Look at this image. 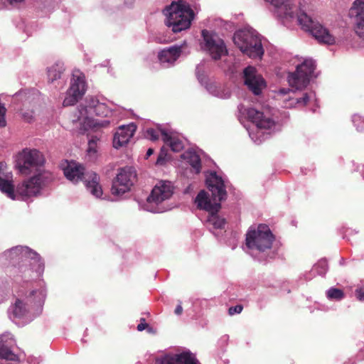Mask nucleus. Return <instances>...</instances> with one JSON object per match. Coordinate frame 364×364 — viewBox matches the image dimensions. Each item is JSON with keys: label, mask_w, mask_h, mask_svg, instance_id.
<instances>
[{"label": "nucleus", "mask_w": 364, "mask_h": 364, "mask_svg": "<svg viewBox=\"0 0 364 364\" xmlns=\"http://www.w3.org/2000/svg\"><path fill=\"white\" fill-rule=\"evenodd\" d=\"M264 1L274 7L275 15L285 26L289 27L291 23L296 22L303 30L309 32L319 43L328 45L335 43V38L329 31L306 13L299 9L293 0Z\"/></svg>", "instance_id": "1"}, {"label": "nucleus", "mask_w": 364, "mask_h": 364, "mask_svg": "<svg viewBox=\"0 0 364 364\" xmlns=\"http://www.w3.org/2000/svg\"><path fill=\"white\" fill-rule=\"evenodd\" d=\"M43 154L36 149H23L19 155L16 167L20 173L28 175L33 171L38 172L34 176L18 185L16 194L23 200L37 196L53 179L49 172L41 171L40 168L44 164Z\"/></svg>", "instance_id": "2"}, {"label": "nucleus", "mask_w": 364, "mask_h": 364, "mask_svg": "<svg viewBox=\"0 0 364 364\" xmlns=\"http://www.w3.org/2000/svg\"><path fill=\"white\" fill-rule=\"evenodd\" d=\"M315 68L316 64L312 59H306L296 66L294 72L289 73L287 80L292 89L282 87L277 91V94L283 97L292 94L284 100V107H304L316 100L315 92L307 87L314 76Z\"/></svg>", "instance_id": "3"}, {"label": "nucleus", "mask_w": 364, "mask_h": 364, "mask_svg": "<svg viewBox=\"0 0 364 364\" xmlns=\"http://www.w3.org/2000/svg\"><path fill=\"white\" fill-rule=\"evenodd\" d=\"M36 287L23 299H17L9 309L10 319L18 326L31 323L43 312L47 295L46 283L40 279Z\"/></svg>", "instance_id": "4"}, {"label": "nucleus", "mask_w": 364, "mask_h": 364, "mask_svg": "<svg viewBox=\"0 0 364 364\" xmlns=\"http://www.w3.org/2000/svg\"><path fill=\"white\" fill-rule=\"evenodd\" d=\"M2 257L9 264L16 267L23 280L30 279L32 272L38 276L44 271V262L36 251L27 246L17 245L4 252Z\"/></svg>", "instance_id": "5"}, {"label": "nucleus", "mask_w": 364, "mask_h": 364, "mask_svg": "<svg viewBox=\"0 0 364 364\" xmlns=\"http://www.w3.org/2000/svg\"><path fill=\"white\" fill-rule=\"evenodd\" d=\"M205 183L211 193V198L208 192L200 191L195 198V203L200 210L209 213H218L221 208V202L227 198V188L229 181L218 176L215 171L205 174Z\"/></svg>", "instance_id": "6"}, {"label": "nucleus", "mask_w": 364, "mask_h": 364, "mask_svg": "<svg viewBox=\"0 0 364 364\" xmlns=\"http://www.w3.org/2000/svg\"><path fill=\"white\" fill-rule=\"evenodd\" d=\"M77 112V119H73V121L80 122L84 130L90 129L97 131L107 128L110 124V120L107 119H97L91 117L92 114L102 117H109L112 113V110L108 108L107 105L104 102H100L95 97H87L85 103L79 105Z\"/></svg>", "instance_id": "7"}, {"label": "nucleus", "mask_w": 364, "mask_h": 364, "mask_svg": "<svg viewBox=\"0 0 364 364\" xmlns=\"http://www.w3.org/2000/svg\"><path fill=\"white\" fill-rule=\"evenodd\" d=\"M274 236L268 225L259 224L256 228L250 227L246 233L245 246L252 257L258 254V260L265 259L267 257L272 258L274 252L269 255Z\"/></svg>", "instance_id": "8"}, {"label": "nucleus", "mask_w": 364, "mask_h": 364, "mask_svg": "<svg viewBox=\"0 0 364 364\" xmlns=\"http://www.w3.org/2000/svg\"><path fill=\"white\" fill-rule=\"evenodd\" d=\"M163 13L166 16L165 25L173 33L188 29L195 16L190 5L184 0L173 1Z\"/></svg>", "instance_id": "9"}, {"label": "nucleus", "mask_w": 364, "mask_h": 364, "mask_svg": "<svg viewBox=\"0 0 364 364\" xmlns=\"http://www.w3.org/2000/svg\"><path fill=\"white\" fill-rule=\"evenodd\" d=\"M240 117H244L250 120L255 125V131L247 129L250 137L256 144H260L270 134L269 130L275 125L274 121L263 112L254 108H247L244 105L240 104L237 107Z\"/></svg>", "instance_id": "10"}, {"label": "nucleus", "mask_w": 364, "mask_h": 364, "mask_svg": "<svg viewBox=\"0 0 364 364\" xmlns=\"http://www.w3.org/2000/svg\"><path fill=\"white\" fill-rule=\"evenodd\" d=\"M66 178L73 183L83 181L87 190L95 198H100L102 189L99 183L100 177L95 172H85V168L81 164L71 161H66V165L63 167Z\"/></svg>", "instance_id": "11"}, {"label": "nucleus", "mask_w": 364, "mask_h": 364, "mask_svg": "<svg viewBox=\"0 0 364 364\" xmlns=\"http://www.w3.org/2000/svg\"><path fill=\"white\" fill-rule=\"evenodd\" d=\"M235 45L242 53L252 59H262L264 50L262 36L252 28L236 31L233 36Z\"/></svg>", "instance_id": "12"}, {"label": "nucleus", "mask_w": 364, "mask_h": 364, "mask_svg": "<svg viewBox=\"0 0 364 364\" xmlns=\"http://www.w3.org/2000/svg\"><path fill=\"white\" fill-rule=\"evenodd\" d=\"M173 190L174 187L171 181H159L153 188L141 208L154 213H161L171 210V207L166 205L165 203L171 198Z\"/></svg>", "instance_id": "13"}, {"label": "nucleus", "mask_w": 364, "mask_h": 364, "mask_svg": "<svg viewBox=\"0 0 364 364\" xmlns=\"http://www.w3.org/2000/svg\"><path fill=\"white\" fill-rule=\"evenodd\" d=\"M136 180L134 168L125 166L118 170L116 177L112 181L111 192L114 196H122L130 191Z\"/></svg>", "instance_id": "14"}, {"label": "nucleus", "mask_w": 364, "mask_h": 364, "mask_svg": "<svg viewBox=\"0 0 364 364\" xmlns=\"http://www.w3.org/2000/svg\"><path fill=\"white\" fill-rule=\"evenodd\" d=\"M244 85L255 95H260L267 87V82L257 69L252 65H248L242 71Z\"/></svg>", "instance_id": "15"}, {"label": "nucleus", "mask_w": 364, "mask_h": 364, "mask_svg": "<svg viewBox=\"0 0 364 364\" xmlns=\"http://www.w3.org/2000/svg\"><path fill=\"white\" fill-rule=\"evenodd\" d=\"M201 35L204 42L203 48L209 53L213 59L218 60L222 55L227 54L225 44L217 34L204 29Z\"/></svg>", "instance_id": "16"}, {"label": "nucleus", "mask_w": 364, "mask_h": 364, "mask_svg": "<svg viewBox=\"0 0 364 364\" xmlns=\"http://www.w3.org/2000/svg\"><path fill=\"white\" fill-rule=\"evenodd\" d=\"M85 76L81 73H74L70 81V88L67 91L66 97L63 102V106L68 107L75 105L85 95Z\"/></svg>", "instance_id": "17"}, {"label": "nucleus", "mask_w": 364, "mask_h": 364, "mask_svg": "<svg viewBox=\"0 0 364 364\" xmlns=\"http://www.w3.org/2000/svg\"><path fill=\"white\" fill-rule=\"evenodd\" d=\"M187 43L183 41L182 43L173 45L160 50L158 53V58L160 64L164 68H170L174 65L176 61L183 53H188L186 51Z\"/></svg>", "instance_id": "18"}, {"label": "nucleus", "mask_w": 364, "mask_h": 364, "mask_svg": "<svg viewBox=\"0 0 364 364\" xmlns=\"http://www.w3.org/2000/svg\"><path fill=\"white\" fill-rule=\"evenodd\" d=\"M16 348V341L9 332L0 335V364H6L3 361H16L18 355L14 352Z\"/></svg>", "instance_id": "19"}, {"label": "nucleus", "mask_w": 364, "mask_h": 364, "mask_svg": "<svg viewBox=\"0 0 364 364\" xmlns=\"http://www.w3.org/2000/svg\"><path fill=\"white\" fill-rule=\"evenodd\" d=\"M156 364H200L189 350L178 353H168L159 358Z\"/></svg>", "instance_id": "20"}, {"label": "nucleus", "mask_w": 364, "mask_h": 364, "mask_svg": "<svg viewBox=\"0 0 364 364\" xmlns=\"http://www.w3.org/2000/svg\"><path fill=\"white\" fill-rule=\"evenodd\" d=\"M203 65L199 64L196 67V76L202 85H204L207 91L213 96L220 98H228L230 93L225 92L215 82H209L208 77L201 72Z\"/></svg>", "instance_id": "21"}, {"label": "nucleus", "mask_w": 364, "mask_h": 364, "mask_svg": "<svg viewBox=\"0 0 364 364\" xmlns=\"http://www.w3.org/2000/svg\"><path fill=\"white\" fill-rule=\"evenodd\" d=\"M136 129V126L134 123L120 126L114 135L113 146L119 149L126 145L133 136Z\"/></svg>", "instance_id": "22"}, {"label": "nucleus", "mask_w": 364, "mask_h": 364, "mask_svg": "<svg viewBox=\"0 0 364 364\" xmlns=\"http://www.w3.org/2000/svg\"><path fill=\"white\" fill-rule=\"evenodd\" d=\"M12 178V173L7 168L0 171V191L11 199L15 200L17 198L15 194Z\"/></svg>", "instance_id": "23"}, {"label": "nucleus", "mask_w": 364, "mask_h": 364, "mask_svg": "<svg viewBox=\"0 0 364 364\" xmlns=\"http://www.w3.org/2000/svg\"><path fill=\"white\" fill-rule=\"evenodd\" d=\"M160 133L162 136L163 141L174 152L181 151L183 147V142L171 130L159 127Z\"/></svg>", "instance_id": "24"}, {"label": "nucleus", "mask_w": 364, "mask_h": 364, "mask_svg": "<svg viewBox=\"0 0 364 364\" xmlns=\"http://www.w3.org/2000/svg\"><path fill=\"white\" fill-rule=\"evenodd\" d=\"M182 158L188 163L193 168L196 173H199L201 171L200 159L198 154L193 149L186 151L182 155Z\"/></svg>", "instance_id": "25"}, {"label": "nucleus", "mask_w": 364, "mask_h": 364, "mask_svg": "<svg viewBox=\"0 0 364 364\" xmlns=\"http://www.w3.org/2000/svg\"><path fill=\"white\" fill-rule=\"evenodd\" d=\"M64 71L65 66L64 63L62 62H57L53 65L48 67L47 70L48 81L50 82H53L58 79H62Z\"/></svg>", "instance_id": "26"}, {"label": "nucleus", "mask_w": 364, "mask_h": 364, "mask_svg": "<svg viewBox=\"0 0 364 364\" xmlns=\"http://www.w3.org/2000/svg\"><path fill=\"white\" fill-rule=\"evenodd\" d=\"M206 223L209 225H212L215 230H222L225 225V220L216 213H209Z\"/></svg>", "instance_id": "27"}, {"label": "nucleus", "mask_w": 364, "mask_h": 364, "mask_svg": "<svg viewBox=\"0 0 364 364\" xmlns=\"http://www.w3.org/2000/svg\"><path fill=\"white\" fill-rule=\"evenodd\" d=\"M350 16L353 18L364 17V0H355L350 9Z\"/></svg>", "instance_id": "28"}, {"label": "nucleus", "mask_w": 364, "mask_h": 364, "mask_svg": "<svg viewBox=\"0 0 364 364\" xmlns=\"http://www.w3.org/2000/svg\"><path fill=\"white\" fill-rule=\"evenodd\" d=\"M326 297L329 300L341 301L345 297V294L342 289L331 287L326 291Z\"/></svg>", "instance_id": "29"}, {"label": "nucleus", "mask_w": 364, "mask_h": 364, "mask_svg": "<svg viewBox=\"0 0 364 364\" xmlns=\"http://www.w3.org/2000/svg\"><path fill=\"white\" fill-rule=\"evenodd\" d=\"M328 269V266L327 260L326 259H322L314 265L311 269V273L324 276L326 274Z\"/></svg>", "instance_id": "30"}, {"label": "nucleus", "mask_w": 364, "mask_h": 364, "mask_svg": "<svg viewBox=\"0 0 364 364\" xmlns=\"http://www.w3.org/2000/svg\"><path fill=\"white\" fill-rule=\"evenodd\" d=\"M100 139L96 136H92L88 141L87 154L92 158H95L97 153V141Z\"/></svg>", "instance_id": "31"}, {"label": "nucleus", "mask_w": 364, "mask_h": 364, "mask_svg": "<svg viewBox=\"0 0 364 364\" xmlns=\"http://www.w3.org/2000/svg\"><path fill=\"white\" fill-rule=\"evenodd\" d=\"M31 92L27 90H21L13 96L14 101H21L24 105L31 100Z\"/></svg>", "instance_id": "32"}, {"label": "nucleus", "mask_w": 364, "mask_h": 364, "mask_svg": "<svg viewBox=\"0 0 364 364\" xmlns=\"http://www.w3.org/2000/svg\"><path fill=\"white\" fill-rule=\"evenodd\" d=\"M174 39L175 38L169 34L168 31H159L155 36V41L159 43H167L173 41Z\"/></svg>", "instance_id": "33"}, {"label": "nucleus", "mask_w": 364, "mask_h": 364, "mask_svg": "<svg viewBox=\"0 0 364 364\" xmlns=\"http://www.w3.org/2000/svg\"><path fill=\"white\" fill-rule=\"evenodd\" d=\"M355 18V31L356 34L361 38L364 39V17H358Z\"/></svg>", "instance_id": "34"}, {"label": "nucleus", "mask_w": 364, "mask_h": 364, "mask_svg": "<svg viewBox=\"0 0 364 364\" xmlns=\"http://www.w3.org/2000/svg\"><path fill=\"white\" fill-rule=\"evenodd\" d=\"M352 122L358 132H364V117L355 114L352 116Z\"/></svg>", "instance_id": "35"}, {"label": "nucleus", "mask_w": 364, "mask_h": 364, "mask_svg": "<svg viewBox=\"0 0 364 364\" xmlns=\"http://www.w3.org/2000/svg\"><path fill=\"white\" fill-rule=\"evenodd\" d=\"M168 161V150L164 146L161 147L159 156L157 157L156 164L162 166Z\"/></svg>", "instance_id": "36"}, {"label": "nucleus", "mask_w": 364, "mask_h": 364, "mask_svg": "<svg viewBox=\"0 0 364 364\" xmlns=\"http://www.w3.org/2000/svg\"><path fill=\"white\" fill-rule=\"evenodd\" d=\"M144 136L146 139L149 140L156 141L159 139V134L156 129L153 128H149L146 130Z\"/></svg>", "instance_id": "37"}, {"label": "nucleus", "mask_w": 364, "mask_h": 364, "mask_svg": "<svg viewBox=\"0 0 364 364\" xmlns=\"http://www.w3.org/2000/svg\"><path fill=\"white\" fill-rule=\"evenodd\" d=\"M242 309H243V306L242 305H236V306H230L228 309V314L232 316L234 314L241 313Z\"/></svg>", "instance_id": "38"}, {"label": "nucleus", "mask_w": 364, "mask_h": 364, "mask_svg": "<svg viewBox=\"0 0 364 364\" xmlns=\"http://www.w3.org/2000/svg\"><path fill=\"white\" fill-rule=\"evenodd\" d=\"M355 295L356 298L360 301L364 300V287H359L355 289Z\"/></svg>", "instance_id": "39"}, {"label": "nucleus", "mask_w": 364, "mask_h": 364, "mask_svg": "<svg viewBox=\"0 0 364 364\" xmlns=\"http://www.w3.org/2000/svg\"><path fill=\"white\" fill-rule=\"evenodd\" d=\"M147 327H148V324L145 322V319L141 318V323L139 324H138L137 330L139 331H142L144 329H146V328H147Z\"/></svg>", "instance_id": "40"}, {"label": "nucleus", "mask_w": 364, "mask_h": 364, "mask_svg": "<svg viewBox=\"0 0 364 364\" xmlns=\"http://www.w3.org/2000/svg\"><path fill=\"white\" fill-rule=\"evenodd\" d=\"M22 116H23V118L28 122H31L33 119V114H30V113H26V112L23 113Z\"/></svg>", "instance_id": "41"}, {"label": "nucleus", "mask_w": 364, "mask_h": 364, "mask_svg": "<svg viewBox=\"0 0 364 364\" xmlns=\"http://www.w3.org/2000/svg\"><path fill=\"white\" fill-rule=\"evenodd\" d=\"M182 312H183V307L181 306V302L180 301L179 304L176 307L174 313L176 315L179 316V315H181L182 314Z\"/></svg>", "instance_id": "42"}, {"label": "nucleus", "mask_w": 364, "mask_h": 364, "mask_svg": "<svg viewBox=\"0 0 364 364\" xmlns=\"http://www.w3.org/2000/svg\"><path fill=\"white\" fill-rule=\"evenodd\" d=\"M6 296V291L5 288L0 289V303L2 302Z\"/></svg>", "instance_id": "43"}, {"label": "nucleus", "mask_w": 364, "mask_h": 364, "mask_svg": "<svg viewBox=\"0 0 364 364\" xmlns=\"http://www.w3.org/2000/svg\"><path fill=\"white\" fill-rule=\"evenodd\" d=\"M6 125L5 117H0V127H4Z\"/></svg>", "instance_id": "44"}, {"label": "nucleus", "mask_w": 364, "mask_h": 364, "mask_svg": "<svg viewBox=\"0 0 364 364\" xmlns=\"http://www.w3.org/2000/svg\"><path fill=\"white\" fill-rule=\"evenodd\" d=\"M154 154V149L152 148H149L146 154V159H148L150 156Z\"/></svg>", "instance_id": "45"}, {"label": "nucleus", "mask_w": 364, "mask_h": 364, "mask_svg": "<svg viewBox=\"0 0 364 364\" xmlns=\"http://www.w3.org/2000/svg\"><path fill=\"white\" fill-rule=\"evenodd\" d=\"M10 4L14 5L23 1L24 0H6Z\"/></svg>", "instance_id": "46"}, {"label": "nucleus", "mask_w": 364, "mask_h": 364, "mask_svg": "<svg viewBox=\"0 0 364 364\" xmlns=\"http://www.w3.org/2000/svg\"><path fill=\"white\" fill-rule=\"evenodd\" d=\"M6 164L3 161H0V171L6 169Z\"/></svg>", "instance_id": "47"}, {"label": "nucleus", "mask_w": 364, "mask_h": 364, "mask_svg": "<svg viewBox=\"0 0 364 364\" xmlns=\"http://www.w3.org/2000/svg\"><path fill=\"white\" fill-rule=\"evenodd\" d=\"M339 263L341 265H343L345 264V260L343 257L341 258Z\"/></svg>", "instance_id": "48"}, {"label": "nucleus", "mask_w": 364, "mask_h": 364, "mask_svg": "<svg viewBox=\"0 0 364 364\" xmlns=\"http://www.w3.org/2000/svg\"><path fill=\"white\" fill-rule=\"evenodd\" d=\"M311 279V277H306V279Z\"/></svg>", "instance_id": "49"}]
</instances>
